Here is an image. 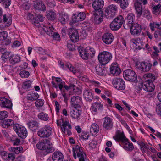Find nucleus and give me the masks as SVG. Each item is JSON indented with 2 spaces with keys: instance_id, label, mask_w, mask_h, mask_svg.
Returning a JSON list of instances; mask_svg holds the SVG:
<instances>
[{
  "instance_id": "nucleus-1",
  "label": "nucleus",
  "mask_w": 161,
  "mask_h": 161,
  "mask_svg": "<svg viewBox=\"0 0 161 161\" xmlns=\"http://www.w3.org/2000/svg\"><path fill=\"white\" fill-rule=\"evenodd\" d=\"M37 148L39 150H45L47 153L54 151L55 149L52 147V144L48 139L42 140L36 144Z\"/></svg>"
},
{
  "instance_id": "nucleus-2",
  "label": "nucleus",
  "mask_w": 161,
  "mask_h": 161,
  "mask_svg": "<svg viewBox=\"0 0 161 161\" xmlns=\"http://www.w3.org/2000/svg\"><path fill=\"white\" fill-rule=\"evenodd\" d=\"M73 156L75 159L77 157L79 158V161H85L86 159V155L83 151L82 148L78 145H76L73 148Z\"/></svg>"
},
{
  "instance_id": "nucleus-3",
  "label": "nucleus",
  "mask_w": 161,
  "mask_h": 161,
  "mask_svg": "<svg viewBox=\"0 0 161 161\" xmlns=\"http://www.w3.org/2000/svg\"><path fill=\"white\" fill-rule=\"evenodd\" d=\"M112 58V54L109 52L105 51L100 53L98 57L99 62L103 65H105L109 62Z\"/></svg>"
},
{
  "instance_id": "nucleus-4",
  "label": "nucleus",
  "mask_w": 161,
  "mask_h": 161,
  "mask_svg": "<svg viewBox=\"0 0 161 161\" xmlns=\"http://www.w3.org/2000/svg\"><path fill=\"white\" fill-rule=\"evenodd\" d=\"M123 26L125 29L130 28L132 35L137 36H138L140 35L142 31L141 25L137 23H134L131 25H128L124 23Z\"/></svg>"
},
{
  "instance_id": "nucleus-5",
  "label": "nucleus",
  "mask_w": 161,
  "mask_h": 161,
  "mask_svg": "<svg viewBox=\"0 0 161 161\" xmlns=\"http://www.w3.org/2000/svg\"><path fill=\"white\" fill-rule=\"evenodd\" d=\"M117 9V6L114 4L107 7L105 10V16L109 19L113 18L115 16Z\"/></svg>"
},
{
  "instance_id": "nucleus-6",
  "label": "nucleus",
  "mask_w": 161,
  "mask_h": 161,
  "mask_svg": "<svg viewBox=\"0 0 161 161\" xmlns=\"http://www.w3.org/2000/svg\"><path fill=\"white\" fill-rule=\"evenodd\" d=\"M13 129L20 137L25 139L27 136V131L25 127L18 124H16L13 125Z\"/></svg>"
},
{
  "instance_id": "nucleus-7",
  "label": "nucleus",
  "mask_w": 161,
  "mask_h": 161,
  "mask_svg": "<svg viewBox=\"0 0 161 161\" xmlns=\"http://www.w3.org/2000/svg\"><path fill=\"white\" fill-rule=\"evenodd\" d=\"M124 22V18L122 15L118 16L110 24V27L113 30H117L121 27Z\"/></svg>"
},
{
  "instance_id": "nucleus-8",
  "label": "nucleus",
  "mask_w": 161,
  "mask_h": 161,
  "mask_svg": "<svg viewBox=\"0 0 161 161\" xmlns=\"http://www.w3.org/2000/svg\"><path fill=\"white\" fill-rule=\"evenodd\" d=\"M52 133V128L49 126L46 125L40 129L37 132L38 136L41 138H48Z\"/></svg>"
},
{
  "instance_id": "nucleus-9",
  "label": "nucleus",
  "mask_w": 161,
  "mask_h": 161,
  "mask_svg": "<svg viewBox=\"0 0 161 161\" xmlns=\"http://www.w3.org/2000/svg\"><path fill=\"white\" fill-rule=\"evenodd\" d=\"M124 78L126 80L136 82L137 81V76L135 72L130 69L125 70L123 73Z\"/></svg>"
},
{
  "instance_id": "nucleus-10",
  "label": "nucleus",
  "mask_w": 161,
  "mask_h": 161,
  "mask_svg": "<svg viewBox=\"0 0 161 161\" xmlns=\"http://www.w3.org/2000/svg\"><path fill=\"white\" fill-rule=\"evenodd\" d=\"M112 82L114 87L118 90H123L125 88V83L124 80L121 78H114L113 79Z\"/></svg>"
},
{
  "instance_id": "nucleus-11",
  "label": "nucleus",
  "mask_w": 161,
  "mask_h": 161,
  "mask_svg": "<svg viewBox=\"0 0 161 161\" xmlns=\"http://www.w3.org/2000/svg\"><path fill=\"white\" fill-rule=\"evenodd\" d=\"M137 67L140 70L143 72H147L151 68L152 64L149 62H138L136 65Z\"/></svg>"
},
{
  "instance_id": "nucleus-12",
  "label": "nucleus",
  "mask_w": 161,
  "mask_h": 161,
  "mask_svg": "<svg viewBox=\"0 0 161 161\" xmlns=\"http://www.w3.org/2000/svg\"><path fill=\"white\" fill-rule=\"evenodd\" d=\"M71 103L72 106L74 108H80V106L83 104L81 97L77 96L71 97Z\"/></svg>"
},
{
  "instance_id": "nucleus-13",
  "label": "nucleus",
  "mask_w": 161,
  "mask_h": 161,
  "mask_svg": "<svg viewBox=\"0 0 161 161\" xmlns=\"http://www.w3.org/2000/svg\"><path fill=\"white\" fill-rule=\"evenodd\" d=\"M68 35L72 42H77L79 39V36L77 30L74 28H70L68 31Z\"/></svg>"
},
{
  "instance_id": "nucleus-14",
  "label": "nucleus",
  "mask_w": 161,
  "mask_h": 161,
  "mask_svg": "<svg viewBox=\"0 0 161 161\" xmlns=\"http://www.w3.org/2000/svg\"><path fill=\"white\" fill-rule=\"evenodd\" d=\"M141 85L142 87L147 92H152L154 90L155 86L152 81H145Z\"/></svg>"
},
{
  "instance_id": "nucleus-15",
  "label": "nucleus",
  "mask_w": 161,
  "mask_h": 161,
  "mask_svg": "<svg viewBox=\"0 0 161 161\" xmlns=\"http://www.w3.org/2000/svg\"><path fill=\"white\" fill-rule=\"evenodd\" d=\"M104 2L103 0H95L93 3L92 7L94 9V11L102 12L101 9L103 7ZM102 14V12L100 13Z\"/></svg>"
},
{
  "instance_id": "nucleus-16",
  "label": "nucleus",
  "mask_w": 161,
  "mask_h": 161,
  "mask_svg": "<svg viewBox=\"0 0 161 161\" xmlns=\"http://www.w3.org/2000/svg\"><path fill=\"white\" fill-rule=\"evenodd\" d=\"M0 106L2 107L12 109V104L9 99L4 97H0Z\"/></svg>"
},
{
  "instance_id": "nucleus-17",
  "label": "nucleus",
  "mask_w": 161,
  "mask_h": 161,
  "mask_svg": "<svg viewBox=\"0 0 161 161\" xmlns=\"http://www.w3.org/2000/svg\"><path fill=\"white\" fill-rule=\"evenodd\" d=\"M103 42L106 44H110L113 41L114 37L112 34L110 33H106L102 36Z\"/></svg>"
},
{
  "instance_id": "nucleus-18",
  "label": "nucleus",
  "mask_w": 161,
  "mask_h": 161,
  "mask_svg": "<svg viewBox=\"0 0 161 161\" xmlns=\"http://www.w3.org/2000/svg\"><path fill=\"white\" fill-rule=\"evenodd\" d=\"M40 29L43 30L44 32L46 33L49 36H52L53 34L54 29L53 25L50 24V23H47L44 27H40Z\"/></svg>"
},
{
  "instance_id": "nucleus-19",
  "label": "nucleus",
  "mask_w": 161,
  "mask_h": 161,
  "mask_svg": "<svg viewBox=\"0 0 161 161\" xmlns=\"http://www.w3.org/2000/svg\"><path fill=\"white\" fill-rule=\"evenodd\" d=\"M86 18V14L84 12L79 13L78 14H74L72 17V20L74 22H77L84 20Z\"/></svg>"
},
{
  "instance_id": "nucleus-20",
  "label": "nucleus",
  "mask_w": 161,
  "mask_h": 161,
  "mask_svg": "<svg viewBox=\"0 0 161 161\" xmlns=\"http://www.w3.org/2000/svg\"><path fill=\"white\" fill-rule=\"evenodd\" d=\"M103 126L105 130H111L113 126V123L112 120L108 117H105Z\"/></svg>"
},
{
  "instance_id": "nucleus-21",
  "label": "nucleus",
  "mask_w": 161,
  "mask_h": 161,
  "mask_svg": "<svg viewBox=\"0 0 161 161\" xmlns=\"http://www.w3.org/2000/svg\"><path fill=\"white\" fill-rule=\"evenodd\" d=\"M110 70L111 73L115 75H119L121 72V70L117 64H112L111 65Z\"/></svg>"
},
{
  "instance_id": "nucleus-22",
  "label": "nucleus",
  "mask_w": 161,
  "mask_h": 161,
  "mask_svg": "<svg viewBox=\"0 0 161 161\" xmlns=\"http://www.w3.org/2000/svg\"><path fill=\"white\" fill-rule=\"evenodd\" d=\"M83 97L87 101L91 102L94 97L92 91L90 90L85 89L83 92Z\"/></svg>"
},
{
  "instance_id": "nucleus-23",
  "label": "nucleus",
  "mask_w": 161,
  "mask_h": 161,
  "mask_svg": "<svg viewBox=\"0 0 161 161\" xmlns=\"http://www.w3.org/2000/svg\"><path fill=\"white\" fill-rule=\"evenodd\" d=\"M81 113L80 108H74L70 112V115L73 118L77 119L80 117Z\"/></svg>"
},
{
  "instance_id": "nucleus-24",
  "label": "nucleus",
  "mask_w": 161,
  "mask_h": 161,
  "mask_svg": "<svg viewBox=\"0 0 161 161\" xmlns=\"http://www.w3.org/2000/svg\"><path fill=\"white\" fill-rule=\"evenodd\" d=\"M64 156L59 151H56L53 153L52 155L53 161H63Z\"/></svg>"
},
{
  "instance_id": "nucleus-25",
  "label": "nucleus",
  "mask_w": 161,
  "mask_h": 161,
  "mask_svg": "<svg viewBox=\"0 0 161 161\" xmlns=\"http://www.w3.org/2000/svg\"><path fill=\"white\" fill-rule=\"evenodd\" d=\"M125 20L127 21V22L125 23L127 25H131L134 24V22L135 20V16L133 13H129L127 15L126 17L125 18Z\"/></svg>"
},
{
  "instance_id": "nucleus-26",
  "label": "nucleus",
  "mask_w": 161,
  "mask_h": 161,
  "mask_svg": "<svg viewBox=\"0 0 161 161\" xmlns=\"http://www.w3.org/2000/svg\"><path fill=\"white\" fill-rule=\"evenodd\" d=\"M60 122L61 123H62V124L61 125V126H62L61 129L64 133H65L66 129H71V125L69 124L68 121H64L63 119L61 118L60 119Z\"/></svg>"
},
{
  "instance_id": "nucleus-27",
  "label": "nucleus",
  "mask_w": 161,
  "mask_h": 161,
  "mask_svg": "<svg viewBox=\"0 0 161 161\" xmlns=\"http://www.w3.org/2000/svg\"><path fill=\"white\" fill-rule=\"evenodd\" d=\"M68 14L64 12H62L59 14V20L62 24H64L69 19Z\"/></svg>"
},
{
  "instance_id": "nucleus-28",
  "label": "nucleus",
  "mask_w": 161,
  "mask_h": 161,
  "mask_svg": "<svg viewBox=\"0 0 161 161\" xmlns=\"http://www.w3.org/2000/svg\"><path fill=\"white\" fill-rule=\"evenodd\" d=\"M14 123L13 120L11 119H6L0 123V125L3 127L7 128L12 126Z\"/></svg>"
},
{
  "instance_id": "nucleus-29",
  "label": "nucleus",
  "mask_w": 161,
  "mask_h": 161,
  "mask_svg": "<svg viewBox=\"0 0 161 161\" xmlns=\"http://www.w3.org/2000/svg\"><path fill=\"white\" fill-rule=\"evenodd\" d=\"M78 50L80 56L83 59L87 60L88 58V56L87 53L86 48L79 47H78Z\"/></svg>"
},
{
  "instance_id": "nucleus-30",
  "label": "nucleus",
  "mask_w": 161,
  "mask_h": 161,
  "mask_svg": "<svg viewBox=\"0 0 161 161\" xmlns=\"http://www.w3.org/2000/svg\"><path fill=\"white\" fill-rule=\"evenodd\" d=\"M103 106L100 103L95 102L92 103L91 108L92 112H97L98 109H103Z\"/></svg>"
},
{
  "instance_id": "nucleus-31",
  "label": "nucleus",
  "mask_w": 161,
  "mask_h": 161,
  "mask_svg": "<svg viewBox=\"0 0 161 161\" xmlns=\"http://www.w3.org/2000/svg\"><path fill=\"white\" fill-rule=\"evenodd\" d=\"M93 17L94 18V22L96 24H100L103 20V16L102 14L98 15L97 12H93Z\"/></svg>"
},
{
  "instance_id": "nucleus-32",
  "label": "nucleus",
  "mask_w": 161,
  "mask_h": 161,
  "mask_svg": "<svg viewBox=\"0 0 161 161\" xmlns=\"http://www.w3.org/2000/svg\"><path fill=\"white\" fill-rule=\"evenodd\" d=\"M3 20L6 26H9L12 23V17L8 14H4L3 16Z\"/></svg>"
},
{
  "instance_id": "nucleus-33",
  "label": "nucleus",
  "mask_w": 161,
  "mask_h": 161,
  "mask_svg": "<svg viewBox=\"0 0 161 161\" xmlns=\"http://www.w3.org/2000/svg\"><path fill=\"white\" fill-rule=\"evenodd\" d=\"M39 97L37 92H30L27 95V98L28 100L34 101L37 100Z\"/></svg>"
},
{
  "instance_id": "nucleus-34",
  "label": "nucleus",
  "mask_w": 161,
  "mask_h": 161,
  "mask_svg": "<svg viewBox=\"0 0 161 161\" xmlns=\"http://www.w3.org/2000/svg\"><path fill=\"white\" fill-rule=\"evenodd\" d=\"M64 87L67 90H68L72 88H73V92L76 94H80L81 92V90L80 89L75 87V86L73 84H71L69 86H67L64 84Z\"/></svg>"
},
{
  "instance_id": "nucleus-35",
  "label": "nucleus",
  "mask_w": 161,
  "mask_h": 161,
  "mask_svg": "<svg viewBox=\"0 0 161 161\" xmlns=\"http://www.w3.org/2000/svg\"><path fill=\"white\" fill-rule=\"evenodd\" d=\"M46 17L47 19L51 21H53L56 18V14L53 10H50L46 12Z\"/></svg>"
},
{
  "instance_id": "nucleus-36",
  "label": "nucleus",
  "mask_w": 161,
  "mask_h": 161,
  "mask_svg": "<svg viewBox=\"0 0 161 161\" xmlns=\"http://www.w3.org/2000/svg\"><path fill=\"white\" fill-rule=\"evenodd\" d=\"M134 7L137 16L140 17L141 15L142 9L141 2H135L134 4Z\"/></svg>"
},
{
  "instance_id": "nucleus-37",
  "label": "nucleus",
  "mask_w": 161,
  "mask_h": 161,
  "mask_svg": "<svg viewBox=\"0 0 161 161\" xmlns=\"http://www.w3.org/2000/svg\"><path fill=\"white\" fill-rule=\"evenodd\" d=\"M29 128L32 130H35L38 127L39 123L37 121L34 120H31L27 123Z\"/></svg>"
},
{
  "instance_id": "nucleus-38",
  "label": "nucleus",
  "mask_w": 161,
  "mask_h": 161,
  "mask_svg": "<svg viewBox=\"0 0 161 161\" xmlns=\"http://www.w3.org/2000/svg\"><path fill=\"white\" fill-rule=\"evenodd\" d=\"M146 81H150L153 82L156 78L154 75L149 73L145 74L143 76Z\"/></svg>"
},
{
  "instance_id": "nucleus-39",
  "label": "nucleus",
  "mask_w": 161,
  "mask_h": 161,
  "mask_svg": "<svg viewBox=\"0 0 161 161\" xmlns=\"http://www.w3.org/2000/svg\"><path fill=\"white\" fill-rule=\"evenodd\" d=\"M10 61L11 64H14L20 61V58L18 55H12L10 57Z\"/></svg>"
},
{
  "instance_id": "nucleus-40",
  "label": "nucleus",
  "mask_w": 161,
  "mask_h": 161,
  "mask_svg": "<svg viewBox=\"0 0 161 161\" xmlns=\"http://www.w3.org/2000/svg\"><path fill=\"white\" fill-rule=\"evenodd\" d=\"M99 126L97 124H93L91 125L90 129V133L93 135H95L98 133L99 131Z\"/></svg>"
},
{
  "instance_id": "nucleus-41",
  "label": "nucleus",
  "mask_w": 161,
  "mask_h": 161,
  "mask_svg": "<svg viewBox=\"0 0 161 161\" xmlns=\"http://www.w3.org/2000/svg\"><path fill=\"white\" fill-rule=\"evenodd\" d=\"M34 7L35 9L37 10H41L45 11L46 9V7L44 4L42 2H36L35 3Z\"/></svg>"
},
{
  "instance_id": "nucleus-42",
  "label": "nucleus",
  "mask_w": 161,
  "mask_h": 161,
  "mask_svg": "<svg viewBox=\"0 0 161 161\" xmlns=\"http://www.w3.org/2000/svg\"><path fill=\"white\" fill-rule=\"evenodd\" d=\"M116 138L119 140L123 142H125L127 141L123 133L119 131L116 135Z\"/></svg>"
},
{
  "instance_id": "nucleus-43",
  "label": "nucleus",
  "mask_w": 161,
  "mask_h": 161,
  "mask_svg": "<svg viewBox=\"0 0 161 161\" xmlns=\"http://www.w3.org/2000/svg\"><path fill=\"white\" fill-rule=\"evenodd\" d=\"M117 3H119L121 8L123 9H125L129 5L128 0H119Z\"/></svg>"
},
{
  "instance_id": "nucleus-44",
  "label": "nucleus",
  "mask_w": 161,
  "mask_h": 161,
  "mask_svg": "<svg viewBox=\"0 0 161 161\" xmlns=\"http://www.w3.org/2000/svg\"><path fill=\"white\" fill-rule=\"evenodd\" d=\"M31 81L30 80H27L23 82L22 87L25 90H29L30 89L32 88Z\"/></svg>"
},
{
  "instance_id": "nucleus-45",
  "label": "nucleus",
  "mask_w": 161,
  "mask_h": 161,
  "mask_svg": "<svg viewBox=\"0 0 161 161\" xmlns=\"http://www.w3.org/2000/svg\"><path fill=\"white\" fill-rule=\"evenodd\" d=\"M130 44L132 45L133 47L136 49L140 50L142 48V47H141L139 45V43L137 41L134 39L131 40Z\"/></svg>"
},
{
  "instance_id": "nucleus-46",
  "label": "nucleus",
  "mask_w": 161,
  "mask_h": 161,
  "mask_svg": "<svg viewBox=\"0 0 161 161\" xmlns=\"http://www.w3.org/2000/svg\"><path fill=\"white\" fill-rule=\"evenodd\" d=\"M38 116L39 119L44 121H47L49 119L48 114L44 112H41L39 114Z\"/></svg>"
},
{
  "instance_id": "nucleus-47",
  "label": "nucleus",
  "mask_w": 161,
  "mask_h": 161,
  "mask_svg": "<svg viewBox=\"0 0 161 161\" xmlns=\"http://www.w3.org/2000/svg\"><path fill=\"white\" fill-rule=\"evenodd\" d=\"M97 74L100 75H103L105 73V71L103 68L99 66L95 67Z\"/></svg>"
},
{
  "instance_id": "nucleus-48",
  "label": "nucleus",
  "mask_w": 161,
  "mask_h": 161,
  "mask_svg": "<svg viewBox=\"0 0 161 161\" xmlns=\"http://www.w3.org/2000/svg\"><path fill=\"white\" fill-rule=\"evenodd\" d=\"M86 50L88 56L90 55L91 57L94 56L95 53V51L93 48L88 47L86 48Z\"/></svg>"
},
{
  "instance_id": "nucleus-49",
  "label": "nucleus",
  "mask_w": 161,
  "mask_h": 161,
  "mask_svg": "<svg viewBox=\"0 0 161 161\" xmlns=\"http://www.w3.org/2000/svg\"><path fill=\"white\" fill-rule=\"evenodd\" d=\"M124 147L128 150L130 151H132L134 148V147L132 143H130L128 142V140L125 142Z\"/></svg>"
},
{
  "instance_id": "nucleus-50",
  "label": "nucleus",
  "mask_w": 161,
  "mask_h": 161,
  "mask_svg": "<svg viewBox=\"0 0 161 161\" xmlns=\"http://www.w3.org/2000/svg\"><path fill=\"white\" fill-rule=\"evenodd\" d=\"M11 150L16 154H19L22 152L23 148L22 147H11Z\"/></svg>"
},
{
  "instance_id": "nucleus-51",
  "label": "nucleus",
  "mask_w": 161,
  "mask_h": 161,
  "mask_svg": "<svg viewBox=\"0 0 161 161\" xmlns=\"http://www.w3.org/2000/svg\"><path fill=\"white\" fill-rule=\"evenodd\" d=\"M10 140L14 145H18L20 142V139L14 136H12Z\"/></svg>"
},
{
  "instance_id": "nucleus-52",
  "label": "nucleus",
  "mask_w": 161,
  "mask_h": 161,
  "mask_svg": "<svg viewBox=\"0 0 161 161\" xmlns=\"http://www.w3.org/2000/svg\"><path fill=\"white\" fill-rule=\"evenodd\" d=\"M65 66L66 68H67L71 72H72L74 74H75L76 71L74 67L72 65L69 63H67L65 64Z\"/></svg>"
},
{
  "instance_id": "nucleus-53",
  "label": "nucleus",
  "mask_w": 161,
  "mask_h": 161,
  "mask_svg": "<svg viewBox=\"0 0 161 161\" xmlns=\"http://www.w3.org/2000/svg\"><path fill=\"white\" fill-rule=\"evenodd\" d=\"M47 5L50 7L53 8L55 6V0H45Z\"/></svg>"
},
{
  "instance_id": "nucleus-54",
  "label": "nucleus",
  "mask_w": 161,
  "mask_h": 161,
  "mask_svg": "<svg viewBox=\"0 0 161 161\" xmlns=\"http://www.w3.org/2000/svg\"><path fill=\"white\" fill-rule=\"evenodd\" d=\"M19 75L22 78H27L29 76V73L26 70H22L19 73Z\"/></svg>"
},
{
  "instance_id": "nucleus-55",
  "label": "nucleus",
  "mask_w": 161,
  "mask_h": 161,
  "mask_svg": "<svg viewBox=\"0 0 161 161\" xmlns=\"http://www.w3.org/2000/svg\"><path fill=\"white\" fill-rule=\"evenodd\" d=\"M8 116V113L6 111L0 112V120H2Z\"/></svg>"
},
{
  "instance_id": "nucleus-56",
  "label": "nucleus",
  "mask_w": 161,
  "mask_h": 161,
  "mask_svg": "<svg viewBox=\"0 0 161 161\" xmlns=\"http://www.w3.org/2000/svg\"><path fill=\"white\" fill-rule=\"evenodd\" d=\"M8 34L6 31H0V41H3L8 37Z\"/></svg>"
},
{
  "instance_id": "nucleus-57",
  "label": "nucleus",
  "mask_w": 161,
  "mask_h": 161,
  "mask_svg": "<svg viewBox=\"0 0 161 161\" xmlns=\"http://www.w3.org/2000/svg\"><path fill=\"white\" fill-rule=\"evenodd\" d=\"M161 5L159 3L157 5H153V12L154 13H156L158 12H160L161 10L160 8Z\"/></svg>"
},
{
  "instance_id": "nucleus-58",
  "label": "nucleus",
  "mask_w": 161,
  "mask_h": 161,
  "mask_svg": "<svg viewBox=\"0 0 161 161\" xmlns=\"http://www.w3.org/2000/svg\"><path fill=\"white\" fill-rule=\"evenodd\" d=\"M36 107H42L44 104L43 100L41 99L37 100L35 103Z\"/></svg>"
},
{
  "instance_id": "nucleus-59",
  "label": "nucleus",
  "mask_w": 161,
  "mask_h": 161,
  "mask_svg": "<svg viewBox=\"0 0 161 161\" xmlns=\"http://www.w3.org/2000/svg\"><path fill=\"white\" fill-rule=\"evenodd\" d=\"M143 16L144 17H146L148 19H150L151 18L150 12L147 10H144Z\"/></svg>"
},
{
  "instance_id": "nucleus-60",
  "label": "nucleus",
  "mask_w": 161,
  "mask_h": 161,
  "mask_svg": "<svg viewBox=\"0 0 161 161\" xmlns=\"http://www.w3.org/2000/svg\"><path fill=\"white\" fill-rule=\"evenodd\" d=\"M3 5L6 8H8L10 5L11 0H3Z\"/></svg>"
},
{
  "instance_id": "nucleus-61",
  "label": "nucleus",
  "mask_w": 161,
  "mask_h": 161,
  "mask_svg": "<svg viewBox=\"0 0 161 161\" xmlns=\"http://www.w3.org/2000/svg\"><path fill=\"white\" fill-rule=\"evenodd\" d=\"M15 155L13 153H9L8 155L7 158V160L9 161H12L15 159Z\"/></svg>"
},
{
  "instance_id": "nucleus-62",
  "label": "nucleus",
  "mask_w": 161,
  "mask_h": 161,
  "mask_svg": "<svg viewBox=\"0 0 161 161\" xmlns=\"http://www.w3.org/2000/svg\"><path fill=\"white\" fill-rule=\"evenodd\" d=\"M89 135L88 133L86 132H82L81 134L80 138L85 140H87L88 139Z\"/></svg>"
},
{
  "instance_id": "nucleus-63",
  "label": "nucleus",
  "mask_w": 161,
  "mask_h": 161,
  "mask_svg": "<svg viewBox=\"0 0 161 161\" xmlns=\"http://www.w3.org/2000/svg\"><path fill=\"white\" fill-rule=\"evenodd\" d=\"M52 36H50L52 37L54 39L59 41L60 40V37L58 33H55L53 32V34Z\"/></svg>"
},
{
  "instance_id": "nucleus-64",
  "label": "nucleus",
  "mask_w": 161,
  "mask_h": 161,
  "mask_svg": "<svg viewBox=\"0 0 161 161\" xmlns=\"http://www.w3.org/2000/svg\"><path fill=\"white\" fill-rule=\"evenodd\" d=\"M156 111L158 115L161 116V103L157 105L156 108Z\"/></svg>"
}]
</instances>
